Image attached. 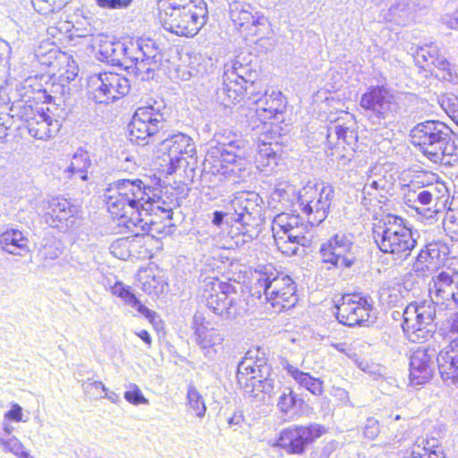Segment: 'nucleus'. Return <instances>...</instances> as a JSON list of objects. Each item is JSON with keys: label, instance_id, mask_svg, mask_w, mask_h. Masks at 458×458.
Here are the masks:
<instances>
[{"label": "nucleus", "instance_id": "4d7b16f0", "mask_svg": "<svg viewBox=\"0 0 458 458\" xmlns=\"http://www.w3.org/2000/svg\"><path fill=\"white\" fill-rule=\"evenodd\" d=\"M296 403V394L291 388H284L279 397L277 406L282 412L287 413Z\"/></svg>", "mask_w": 458, "mask_h": 458}, {"label": "nucleus", "instance_id": "2eb2a0df", "mask_svg": "<svg viewBox=\"0 0 458 458\" xmlns=\"http://www.w3.org/2000/svg\"><path fill=\"white\" fill-rule=\"evenodd\" d=\"M450 128L437 120H428L416 124L410 131L411 143L428 160L437 154L446 135H450Z\"/></svg>", "mask_w": 458, "mask_h": 458}, {"label": "nucleus", "instance_id": "f3484780", "mask_svg": "<svg viewBox=\"0 0 458 458\" xmlns=\"http://www.w3.org/2000/svg\"><path fill=\"white\" fill-rule=\"evenodd\" d=\"M90 98L99 104H109L125 96L131 89L127 78L114 72L100 73L90 80Z\"/></svg>", "mask_w": 458, "mask_h": 458}, {"label": "nucleus", "instance_id": "412c9836", "mask_svg": "<svg viewBox=\"0 0 458 458\" xmlns=\"http://www.w3.org/2000/svg\"><path fill=\"white\" fill-rule=\"evenodd\" d=\"M353 122L350 118L347 122L344 117H337L331 121L327 126V143L330 148H349L354 150V146L357 141V133L352 128Z\"/></svg>", "mask_w": 458, "mask_h": 458}, {"label": "nucleus", "instance_id": "aec40b11", "mask_svg": "<svg viewBox=\"0 0 458 458\" xmlns=\"http://www.w3.org/2000/svg\"><path fill=\"white\" fill-rule=\"evenodd\" d=\"M436 351L420 347L410 357V381L412 385H422L429 380L434 372Z\"/></svg>", "mask_w": 458, "mask_h": 458}, {"label": "nucleus", "instance_id": "3c124183", "mask_svg": "<svg viewBox=\"0 0 458 458\" xmlns=\"http://www.w3.org/2000/svg\"><path fill=\"white\" fill-rule=\"evenodd\" d=\"M446 234L454 241H458V210L448 209L443 220Z\"/></svg>", "mask_w": 458, "mask_h": 458}, {"label": "nucleus", "instance_id": "dca6fc26", "mask_svg": "<svg viewBox=\"0 0 458 458\" xmlns=\"http://www.w3.org/2000/svg\"><path fill=\"white\" fill-rule=\"evenodd\" d=\"M360 106L367 111L369 119L379 125L393 119L397 108L394 94L385 86H370L362 94Z\"/></svg>", "mask_w": 458, "mask_h": 458}, {"label": "nucleus", "instance_id": "f8f14e48", "mask_svg": "<svg viewBox=\"0 0 458 458\" xmlns=\"http://www.w3.org/2000/svg\"><path fill=\"white\" fill-rule=\"evenodd\" d=\"M360 251V247L353 241V235L341 232L323 242L319 249L322 262L341 270L356 265Z\"/></svg>", "mask_w": 458, "mask_h": 458}, {"label": "nucleus", "instance_id": "393cba45", "mask_svg": "<svg viewBox=\"0 0 458 458\" xmlns=\"http://www.w3.org/2000/svg\"><path fill=\"white\" fill-rule=\"evenodd\" d=\"M432 283L429 284V294L435 304L449 301L458 303V275L441 272L432 278Z\"/></svg>", "mask_w": 458, "mask_h": 458}, {"label": "nucleus", "instance_id": "69168bd1", "mask_svg": "<svg viewBox=\"0 0 458 458\" xmlns=\"http://www.w3.org/2000/svg\"><path fill=\"white\" fill-rule=\"evenodd\" d=\"M98 6L105 9H124L131 0H96Z\"/></svg>", "mask_w": 458, "mask_h": 458}, {"label": "nucleus", "instance_id": "f257e3e1", "mask_svg": "<svg viewBox=\"0 0 458 458\" xmlns=\"http://www.w3.org/2000/svg\"><path fill=\"white\" fill-rule=\"evenodd\" d=\"M97 55L102 62L133 68L141 81L153 79L162 61L157 43L150 38L122 42L104 37L98 41Z\"/></svg>", "mask_w": 458, "mask_h": 458}, {"label": "nucleus", "instance_id": "58836bf2", "mask_svg": "<svg viewBox=\"0 0 458 458\" xmlns=\"http://www.w3.org/2000/svg\"><path fill=\"white\" fill-rule=\"evenodd\" d=\"M149 196L153 197L152 199H149L148 203L151 204L150 208H148V210H142V217L146 218L148 221H151L156 225L153 226L154 230H148L146 233L148 232H155L159 233L160 230L157 228V223L153 222L151 218H149V216L152 212L160 211L161 213H164L165 217L169 220L172 219L173 212H172V207L170 204L166 203L165 200H162L161 198L154 192V189L151 188Z\"/></svg>", "mask_w": 458, "mask_h": 458}, {"label": "nucleus", "instance_id": "0e129e2a", "mask_svg": "<svg viewBox=\"0 0 458 458\" xmlns=\"http://www.w3.org/2000/svg\"><path fill=\"white\" fill-rule=\"evenodd\" d=\"M199 178L202 183L206 184L208 187H216L218 186L225 181V177L221 175H215L208 174V171H199Z\"/></svg>", "mask_w": 458, "mask_h": 458}, {"label": "nucleus", "instance_id": "b1692460", "mask_svg": "<svg viewBox=\"0 0 458 458\" xmlns=\"http://www.w3.org/2000/svg\"><path fill=\"white\" fill-rule=\"evenodd\" d=\"M437 361L442 379L447 385L458 386V338H453L439 352Z\"/></svg>", "mask_w": 458, "mask_h": 458}, {"label": "nucleus", "instance_id": "bf43d9fd", "mask_svg": "<svg viewBox=\"0 0 458 458\" xmlns=\"http://www.w3.org/2000/svg\"><path fill=\"white\" fill-rule=\"evenodd\" d=\"M386 184L387 182L386 179L383 177H380L377 180L369 178L368 182L362 188L363 193L367 195H371V191L373 190H378L379 191H381L382 193H387Z\"/></svg>", "mask_w": 458, "mask_h": 458}, {"label": "nucleus", "instance_id": "20e7f679", "mask_svg": "<svg viewBox=\"0 0 458 458\" xmlns=\"http://www.w3.org/2000/svg\"><path fill=\"white\" fill-rule=\"evenodd\" d=\"M255 273L258 277L253 286V295L259 299L264 295L276 312L291 309L296 304V285L289 276L280 274L272 265L265 266Z\"/></svg>", "mask_w": 458, "mask_h": 458}, {"label": "nucleus", "instance_id": "ddd939ff", "mask_svg": "<svg viewBox=\"0 0 458 458\" xmlns=\"http://www.w3.org/2000/svg\"><path fill=\"white\" fill-rule=\"evenodd\" d=\"M165 124V119L160 106H140L137 108L128 124L130 140L142 146L153 143Z\"/></svg>", "mask_w": 458, "mask_h": 458}, {"label": "nucleus", "instance_id": "37998d69", "mask_svg": "<svg viewBox=\"0 0 458 458\" xmlns=\"http://www.w3.org/2000/svg\"><path fill=\"white\" fill-rule=\"evenodd\" d=\"M186 399L191 412L197 418L203 419L206 415L207 406L202 394L191 384L188 386Z\"/></svg>", "mask_w": 458, "mask_h": 458}, {"label": "nucleus", "instance_id": "9b49d317", "mask_svg": "<svg viewBox=\"0 0 458 458\" xmlns=\"http://www.w3.org/2000/svg\"><path fill=\"white\" fill-rule=\"evenodd\" d=\"M335 190L329 184H307L299 192L298 202L310 225H320L328 216Z\"/></svg>", "mask_w": 458, "mask_h": 458}, {"label": "nucleus", "instance_id": "c03bdc74", "mask_svg": "<svg viewBox=\"0 0 458 458\" xmlns=\"http://www.w3.org/2000/svg\"><path fill=\"white\" fill-rule=\"evenodd\" d=\"M432 74L444 81L453 84L458 83V72L455 65L452 64L445 56L437 63V66L431 71Z\"/></svg>", "mask_w": 458, "mask_h": 458}, {"label": "nucleus", "instance_id": "052dcab7", "mask_svg": "<svg viewBox=\"0 0 458 458\" xmlns=\"http://www.w3.org/2000/svg\"><path fill=\"white\" fill-rule=\"evenodd\" d=\"M82 388L87 394L92 396L101 395L102 393L107 391V388L101 381L84 382Z\"/></svg>", "mask_w": 458, "mask_h": 458}, {"label": "nucleus", "instance_id": "603ef678", "mask_svg": "<svg viewBox=\"0 0 458 458\" xmlns=\"http://www.w3.org/2000/svg\"><path fill=\"white\" fill-rule=\"evenodd\" d=\"M441 106L458 125V97L447 94L441 100Z\"/></svg>", "mask_w": 458, "mask_h": 458}, {"label": "nucleus", "instance_id": "39448f33", "mask_svg": "<svg viewBox=\"0 0 458 458\" xmlns=\"http://www.w3.org/2000/svg\"><path fill=\"white\" fill-rule=\"evenodd\" d=\"M249 144L240 137L233 136V140H217V145L212 147L203 162L200 171L221 175L226 178L228 174H237L246 170V157Z\"/></svg>", "mask_w": 458, "mask_h": 458}, {"label": "nucleus", "instance_id": "7ed1b4c3", "mask_svg": "<svg viewBox=\"0 0 458 458\" xmlns=\"http://www.w3.org/2000/svg\"><path fill=\"white\" fill-rule=\"evenodd\" d=\"M373 238L378 249L394 259H406L417 244L404 220L392 214L384 215L373 225Z\"/></svg>", "mask_w": 458, "mask_h": 458}, {"label": "nucleus", "instance_id": "c9c22d12", "mask_svg": "<svg viewBox=\"0 0 458 458\" xmlns=\"http://www.w3.org/2000/svg\"><path fill=\"white\" fill-rule=\"evenodd\" d=\"M439 151L435 154L431 162L454 165L458 163V138L450 130V135H446L442 141Z\"/></svg>", "mask_w": 458, "mask_h": 458}, {"label": "nucleus", "instance_id": "e433bc0d", "mask_svg": "<svg viewBox=\"0 0 458 458\" xmlns=\"http://www.w3.org/2000/svg\"><path fill=\"white\" fill-rule=\"evenodd\" d=\"M443 55L439 53L438 47L434 44H426L419 47L414 54V62L417 65L429 72L437 66Z\"/></svg>", "mask_w": 458, "mask_h": 458}, {"label": "nucleus", "instance_id": "c85d7f7f", "mask_svg": "<svg viewBox=\"0 0 458 458\" xmlns=\"http://www.w3.org/2000/svg\"><path fill=\"white\" fill-rule=\"evenodd\" d=\"M246 89L239 81L226 80L224 73L222 83L216 90V100L225 107L231 106L244 98Z\"/></svg>", "mask_w": 458, "mask_h": 458}, {"label": "nucleus", "instance_id": "cd10ccee", "mask_svg": "<svg viewBox=\"0 0 458 458\" xmlns=\"http://www.w3.org/2000/svg\"><path fill=\"white\" fill-rule=\"evenodd\" d=\"M225 79L239 81L242 84L247 83V87L255 88L259 80V72L253 69L250 64H242L238 56L235 60L225 64Z\"/></svg>", "mask_w": 458, "mask_h": 458}, {"label": "nucleus", "instance_id": "49530a36", "mask_svg": "<svg viewBox=\"0 0 458 458\" xmlns=\"http://www.w3.org/2000/svg\"><path fill=\"white\" fill-rule=\"evenodd\" d=\"M71 0H31L36 12L47 15L62 10Z\"/></svg>", "mask_w": 458, "mask_h": 458}, {"label": "nucleus", "instance_id": "338daca9", "mask_svg": "<svg viewBox=\"0 0 458 458\" xmlns=\"http://www.w3.org/2000/svg\"><path fill=\"white\" fill-rule=\"evenodd\" d=\"M142 289L148 294H158L163 292V285L153 277L151 280H146L142 283Z\"/></svg>", "mask_w": 458, "mask_h": 458}, {"label": "nucleus", "instance_id": "2f4dec72", "mask_svg": "<svg viewBox=\"0 0 458 458\" xmlns=\"http://www.w3.org/2000/svg\"><path fill=\"white\" fill-rule=\"evenodd\" d=\"M111 293L114 295L120 297L127 305L137 310L151 323H154L156 318H159L157 312L149 310L140 302V301L131 292L130 286L123 284L122 282H116L111 287Z\"/></svg>", "mask_w": 458, "mask_h": 458}, {"label": "nucleus", "instance_id": "864d4df0", "mask_svg": "<svg viewBox=\"0 0 458 458\" xmlns=\"http://www.w3.org/2000/svg\"><path fill=\"white\" fill-rule=\"evenodd\" d=\"M130 245L131 241L128 238H120L111 244V253L114 257L124 260L131 255Z\"/></svg>", "mask_w": 458, "mask_h": 458}, {"label": "nucleus", "instance_id": "7c9ffc66", "mask_svg": "<svg viewBox=\"0 0 458 458\" xmlns=\"http://www.w3.org/2000/svg\"><path fill=\"white\" fill-rule=\"evenodd\" d=\"M194 339L205 356L213 359L224 342V336L215 328L198 327Z\"/></svg>", "mask_w": 458, "mask_h": 458}, {"label": "nucleus", "instance_id": "5fc2aeb1", "mask_svg": "<svg viewBox=\"0 0 458 458\" xmlns=\"http://www.w3.org/2000/svg\"><path fill=\"white\" fill-rule=\"evenodd\" d=\"M163 13H171L178 9L189 8L190 5H198L197 0H157Z\"/></svg>", "mask_w": 458, "mask_h": 458}, {"label": "nucleus", "instance_id": "6e6d98bb", "mask_svg": "<svg viewBox=\"0 0 458 458\" xmlns=\"http://www.w3.org/2000/svg\"><path fill=\"white\" fill-rule=\"evenodd\" d=\"M0 445L5 450L12 452L15 455L27 458L29 454L24 450V447L21 441L13 437L9 439L0 438Z\"/></svg>", "mask_w": 458, "mask_h": 458}, {"label": "nucleus", "instance_id": "423d86ee", "mask_svg": "<svg viewBox=\"0 0 458 458\" xmlns=\"http://www.w3.org/2000/svg\"><path fill=\"white\" fill-rule=\"evenodd\" d=\"M262 198L254 191H242L231 200L229 217L238 224L237 230L242 236V243L259 237L262 222Z\"/></svg>", "mask_w": 458, "mask_h": 458}, {"label": "nucleus", "instance_id": "c756f323", "mask_svg": "<svg viewBox=\"0 0 458 458\" xmlns=\"http://www.w3.org/2000/svg\"><path fill=\"white\" fill-rule=\"evenodd\" d=\"M3 250L13 255L23 256L30 251L27 233L17 228H8L0 234Z\"/></svg>", "mask_w": 458, "mask_h": 458}, {"label": "nucleus", "instance_id": "1a4fd4ad", "mask_svg": "<svg viewBox=\"0 0 458 458\" xmlns=\"http://www.w3.org/2000/svg\"><path fill=\"white\" fill-rule=\"evenodd\" d=\"M402 327L411 342H424L432 336L436 305L433 300L420 303L412 302L402 313Z\"/></svg>", "mask_w": 458, "mask_h": 458}, {"label": "nucleus", "instance_id": "13d9d810", "mask_svg": "<svg viewBox=\"0 0 458 458\" xmlns=\"http://www.w3.org/2000/svg\"><path fill=\"white\" fill-rule=\"evenodd\" d=\"M124 398L131 404H148V400L144 397L140 389L135 385L131 384L129 390L124 393Z\"/></svg>", "mask_w": 458, "mask_h": 458}, {"label": "nucleus", "instance_id": "9d476101", "mask_svg": "<svg viewBox=\"0 0 458 458\" xmlns=\"http://www.w3.org/2000/svg\"><path fill=\"white\" fill-rule=\"evenodd\" d=\"M198 5L161 13V22L165 30L182 37H193L207 23L208 8L203 0H197Z\"/></svg>", "mask_w": 458, "mask_h": 458}, {"label": "nucleus", "instance_id": "5701e85b", "mask_svg": "<svg viewBox=\"0 0 458 458\" xmlns=\"http://www.w3.org/2000/svg\"><path fill=\"white\" fill-rule=\"evenodd\" d=\"M77 212V207L66 199L54 198L48 202V211L45 214V220L51 227H69L73 224Z\"/></svg>", "mask_w": 458, "mask_h": 458}, {"label": "nucleus", "instance_id": "a19ab883", "mask_svg": "<svg viewBox=\"0 0 458 458\" xmlns=\"http://www.w3.org/2000/svg\"><path fill=\"white\" fill-rule=\"evenodd\" d=\"M411 452L426 458L432 454H437L438 458H445L442 448L439 446V440L436 437H418Z\"/></svg>", "mask_w": 458, "mask_h": 458}, {"label": "nucleus", "instance_id": "79ce46f5", "mask_svg": "<svg viewBox=\"0 0 458 458\" xmlns=\"http://www.w3.org/2000/svg\"><path fill=\"white\" fill-rule=\"evenodd\" d=\"M39 112L38 109H34L31 105H27L23 100H19L12 104L9 107V113L4 114L10 117V122L13 119L20 120L24 123L27 127L35 116Z\"/></svg>", "mask_w": 458, "mask_h": 458}, {"label": "nucleus", "instance_id": "f704fd0d", "mask_svg": "<svg viewBox=\"0 0 458 458\" xmlns=\"http://www.w3.org/2000/svg\"><path fill=\"white\" fill-rule=\"evenodd\" d=\"M284 369L301 387L312 394L320 396L324 393V383L321 379L312 377L310 373L303 372L298 368L285 362Z\"/></svg>", "mask_w": 458, "mask_h": 458}, {"label": "nucleus", "instance_id": "680f3d73", "mask_svg": "<svg viewBox=\"0 0 458 458\" xmlns=\"http://www.w3.org/2000/svg\"><path fill=\"white\" fill-rule=\"evenodd\" d=\"M379 433V424L375 418H368L363 427V435L369 439H374Z\"/></svg>", "mask_w": 458, "mask_h": 458}, {"label": "nucleus", "instance_id": "bb28decb", "mask_svg": "<svg viewBox=\"0 0 458 458\" xmlns=\"http://www.w3.org/2000/svg\"><path fill=\"white\" fill-rule=\"evenodd\" d=\"M59 127L58 121L53 120L45 112L39 110L26 128L31 137L47 140L57 133Z\"/></svg>", "mask_w": 458, "mask_h": 458}, {"label": "nucleus", "instance_id": "8fccbe9b", "mask_svg": "<svg viewBox=\"0 0 458 458\" xmlns=\"http://www.w3.org/2000/svg\"><path fill=\"white\" fill-rule=\"evenodd\" d=\"M272 232L275 243L279 251H281L285 256H293L297 253L298 246L301 244H297V242H293V240L287 239V237L283 233L276 231Z\"/></svg>", "mask_w": 458, "mask_h": 458}, {"label": "nucleus", "instance_id": "774afa93", "mask_svg": "<svg viewBox=\"0 0 458 458\" xmlns=\"http://www.w3.org/2000/svg\"><path fill=\"white\" fill-rule=\"evenodd\" d=\"M224 220H225L226 224L234 222V219L229 217V208L226 212L215 211L213 213L212 223L214 225L220 227L223 225Z\"/></svg>", "mask_w": 458, "mask_h": 458}, {"label": "nucleus", "instance_id": "a18cd8bd", "mask_svg": "<svg viewBox=\"0 0 458 458\" xmlns=\"http://www.w3.org/2000/svg\"><path fill=\"white\" fill-rule=\"evenodd\" d=\"M63 253V244L55 238L44 239L39 250V256L45 260H54Z\"/></svg>", "mask_w": 458, "mask_h": 458}, {"label": "nucleus", "instance_id": "0eeeda50", "mask_svg": "<svg viewBox=\"0 0 458 458\" xmlns=\"http://www.w3.org/2000/svg\"><path fill=\"white\" fill-rule=\"evenodd\" d=\"M161 148L167 151V174H173L182 168L185 177L193 181L197 175L196 147L193 140L185 133L178 132L164 139Z\"/></svg>", "mask_w": 458, "mask_h": 458}, {"label": "nucleus", "instance_id": "f03ea898", "mask_svg": "<svg viewBox=\"0 0 458 458\" xmlns=\"http://www.w3.org/2000/svg\"><path fill=\"white\" fill-rule=\"evenodd\" d=\"M151 186L139 178L117 179L107 184L104 199L108 211L116 218H123L130 225L140 227L142 232L154 230L156 225L142 217V210H148L152 199L149 196Z\"/></svg>", "mask_w": 458, "mask_h": 458}, {"label": "nucleus", "instance_id": "e2e57ef3", "mask_svg": "<svg viewBox=\"0 0 458 458\" xmlns=\"http://www.w3.org/2000/svg\"><path fill=\"white\" fill-rule=\"evenodd\" d=\"M52 88L53 89L51 92L55 94L60 93V97L52 96L51 94L47 93L46 89H44L42 92L44 102L51 103L52 101H55L56 99L60 100L61 98H64L66 90H69V88H66L64 85L62 84L52 85ZM63 101H64V99H63Z\"/></svg>", "mask_w": 458, "mask_h": 458}, {"label": "nucleus", "instance_id": "de8ad7c7", "mask_svg": "<svg viewBox=\"0 0 458 458\" xmlns=\"http://www.w3.org/2000/svg\"><path fill=\"white\" fill-rule=\"evenodd\" d=\"M252 385L245 383V394L251 397H258L259 393L270 394L274 390V379L267 376L264 379L254 380Z\"/></svg>", "mask_w": 458, "mask_h": 458}, {"label": "nucleus", "instance_id": "ea45409f", "mask_svg": "<svg viewBox=\"0 0 458 458\" xmlns=\"http://www.w3.org/2000/svg\"><path fill=\"white\" fill-rule=\"evenodd\" d=\"M414 8L406 0H401L388 10V19L397 25L405 26L414 19Z\"/></svg>", "mask_w": 458, "mask_h": 458}, {"label": "nucleus", "instance_id": "4468645a", "mask_svg": "<svg viewBox=\"0 0 458 458\" xmlns=\"http://www.w3.org/2000/svg\"><path fill=\"white\" fill-rule=\"evenodd\" d=\"M326 433L327 428L318 423L292 425L280 432L275 446L287 454L302 455L310 445Z\"/></svg>", "mask_w": 458, "mask_h": 458}, {"label": "nucleus", "instance_id": "6e6552de", "mask_svg": "<svg viewBox=\"0 0 458 458\" xmlns=\"http://www.w3.org/2000/svg\"><path fill=\"white\" fill-rule=\"evenodd\" d=\"M235 294V287L229 283L216 277L204 280L202 296L206 306L222 319L230 320L241 315V301L233 296Z\"/></svg>", "mask_w": 458, "mask_h": 458}, {"label": "nucleus", "instance_id": "6ab92c4d", "mask_svg": "<svg viewBox=\"0 0 458 458\" xmlns=\"http://www.w3.org/2000/svg\"><path fill=\"white\" fill-rule=\"evenodd\" d=\"M310 224H305L299 215L281 213L275 216L272 231L283 233L287 239L293 240L303 247H309L314 234Z\"/></svg>", "mask_w": 458, "mask_h": 458}, {"label": "nucleus", "instance_id": "473e14b6", "mask_svg": "<svg viewBox=\"0 0 458 458\" xmlns=\"http://www.w3.org/2000/svg\"><path fill=\"white\" fill-rule=\"evenodd\" d=\"M280 149L281 148L277 143L262 142L259 144L258 152L255 157L257 168L260 172L272 173L278 165L280 160L278 152Z\"/></svg>", "mask_w": 458, "mask_h": 458}, {"label": "nucleus", "instance_id": "a878e982", "mask_svg": "<svg viewBox=\"0 0 458 458\" xmlns=\"http://www.w3.org/2000/svg\"><path fill=\"white\" fill-rule=\"evenodd\" d=\"M256 113L261 123H266L267 120L275 118L276 114H283L286 107V100L279 90H267L254 100Z\"/></svg>", "mask_w": 458, "mask_h": 458}, {"label": "nucleus", "instance_id": "a211bd4d", "mask_svg": "<svg viewBox=\"0 0 458 458\" xmlns=\"http://www.w3.org/2000/svg\"><path fill=\"white\" fill-rule=\"evenodd\" d=\"M336 318L348 327L360 326L369 321L373 310V300L370 296L360 294L344 295L336 305Z\"/></svg>", "mask_w": 458, "mask_h": 458}, {"label": "nucleus", "instance_id": "72a5a7b5", "mask_svg": "<svg viewBox=\"0 0 458 458\" xmlns=\"http://www.w3.org/2000/svg\"><path fill=\"white\" fill-rule=\"evenodd\" d=\"M230 19L236 27H246L256 26L260 23V16H258V13L253 14L252 7L246 3L233 2L229 6Z\"/></svg>", "mask_w": 458, "mask_h": 458}, {"label": "nucleus", "instance_id": "09e8293b", "mask_svg": "<svg viewBox=\"0 0 458 458\" xmlns=\"http://www.w3.org/2000/svg\"><path fill=\"white\" fill-rule=\"evenodd\" d=\"M409 206L418 212L424 209L425 206H429L433 200V194L428 190H422L420 192L409 193L406 197Z\"/></svg>", "mask_w": 458, "mask_h": 458}, {"label": "nucleus", "instance_id": "4c0bfd02", "mask_svg": "<svg viewBox=\"0 0 458 458\" xmlns=\"http://www.w3.org/2000/svg\"><path fill=\"white\" fill-rule=\"evenodd\" d=\"M91 166V159L87 151H77L71 161L70 165L65 170L68 177L78 175L82 181L88 180V170Z\"/></svg>", "mask_w": 458, "mask_h": 458}, {"label": "nucleus", "instance_id": "4be33fe9", "mask_svg": "<svg viewBox=\"0 0 458 458\" xmlns=\"http://www.w3.org/2000/svg\"><path fill=\"white\" fill-rule=\"evenodd\" d=\"M258 352V351H255ZM270 367L266 360L254 355L253 351L246 352L244 358L239 362L237 369V382L245 392V383L252 385L257 379H264L270 376Z\"/></svg>", "mask_w": 458, "mask_h": 458}]
</instances>
